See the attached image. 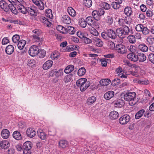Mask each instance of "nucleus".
Returning a JSON list of instances; mask_svg holds the SVG:
<instances>
[{"label":"nucleus","mask_w":154,"mask_h":154,"mask_svg":"<svg viewBox=\"0 0 154 154\" xmlns=\"http://www.w3.org/2000/svg\"><path fill=\"white\" fill-rule=\"evenodd\" d=\"M83 20H82L79 22V24L81 27L85 28L86 26L87 23L86 21V20L85 21L84 19Z\"/></svg>","instance_id":"obj_63"},{"label":"nucleus","mask_w":154,"mask_h":154,"mask_svg":"<svg viewBox=\"0 0 154 154\" xmlns=\"http://www.w3.org/2000/svg\"><path fill=\"white\" fill-rule=\"evenodd\" d=\"M116 49L117 52L121 54H123L127 52V49L125 46L122 44L117 45Z\"/></svg>","instance_id":"obj_7"},{"label":"nucleus","mask_w":154,"mask_h":154,"mask_svg":"<svg viewBox=\"0 0 154 154\" xmlns=\"http://www.w3.org/2000/svg\"><path fill=\"white\" fill-rule=\"evenodd\" d=\"M59 57V53L57 52H54L51 54V57L52 59L57 60Z\"/></svg>","instance_id":"obj_55"},{"label":"nucleus","mask_w":154,"mask_h":154,"mask_svg":"<svg viewBox=\"0 0 154 154\" xmlns=\"http://www.w3.org/2000/svg\"><path fill=\"white\" fill-rule=\"evenodd\" d=\"M132 30H130L128 27L124 28H120L117 29L116 31V35H117L121 38H123L125 37V35H128L130 32L133 33Z\"/></svg>","instance_id":"obj_2"},{"label":"nucleus","mask_w":154,"mask_h":154,"mask_svg":"<svg viewBox=\"0 0 154 154\" xmlns=\"http://www.w3.org/2000/svg\"><path fill=\"white\" fill-rule=\"evenodd\" d=\"M145 110L143 109L140 110L138 111L135 115V118L137 119H138L141 117L145 112Z\"/></svg>","instance_id":"obj_40"},{"label":"nucleus","mask_w":154,"mask_h":154,"mask_svg":"<svg viewBox=\"0 0 154 154\" xmlns=\"http://www.w3.org/2000/svg\"><path fill=\"white\" fill-rule=\"evenodd\" d=\"M124 12L127 16H130L132 14L131 8L129 7H126L124 9Z\"/></svg>","instance_id":"obj_39"},{"label":"nucleus","mask_w":154,"mask_h":154,"mask_svg":"<svg viewBox=\"0 0 154 154\" xmlns=\"http://www.w3.org/2000/svg\"><path fill=\"white\" fill-rule=\"evenodd\" d=\"M38 50L39 49L36 45H33L30 48L29 50V53L31 56H35L37 55L38 53Z\"/></svg>","instance_id":"obj_6"},{"label":"nucleus","mask_w":154,"mask_h":154,"mask_svg":"<svg viewBox=\"0 0 154 154\" xmlns=\"http://www.w3.org/2000/svg\"><path fill=\"white\" fill-rule=\"evenodd\" d=\"M26 43V42L25 40H20L17 44V46L18 48L20 50L24 48Z\"/></svg>","instance_id":"obj_36"},{"label":"nucleus","mask_w":154,"mask_h":154,"mask_svg":"<svg viewBox=\"0 0 154 154\" xmlns=\"http://www.w3.org/2000/svg\"><path fill=\"white\" fill-rule=\"evenodd\" d=\"M72 79V75L70 74L67 75L64 78V80L65 82H69Z\"/></svg>","instance_id":"obj_59"},{"label":"nucleus","mask_w":154,"mask_h":154,"mask_svg":"<svg viewBox=\"0 0 154 154\" xmlns=\"http://www.w3.org/2000/svg\"><path fill=\"white\" fill-rule=\"evenodd\" d=\"M10 6V10L14 14L17 15L18 14V11L16 8L12 5H11Z\"/></svg>","instance_id":"obj_57"},{"label":"nucleus","mask_w":154,"mask_h":154,"mask_svg":"<svg viewBox=\"0 0 154 154\" xmlns=\"http://www.w3.org/2000/svg\"><path fill=\"white\" fill-rule=\"evenodd\" d=\"M109 116L112 119H116L119 117V114L118 112L113 111L110 112Z\"/></svg>","instance_id":"obj_26"},{"label":"nucleus","mask_w":154,"mask_h":154,"mask_svg":"<svg viewBox=\"0 0 154 154\" xmlns=\"http://www.w3.org/2000/svg\"><path fill=\"white\" fill-rule=\"evenodd\" d=\"M111 81L109 79H103L101 80L100 82V84L102 86H107L111 82Z\"/></svg>","instance_id":"obj_32"},{"label":"nucleus","mask_w":154,"mask_h":154,"mask_svg":"<svg viewBox=\"0 0 154 154\" xmlns=\"http://www.w3.org/2000/svg\"><path fill=\"white\" fill-rule=\"evenodd\" d=\"M59 147L60 148L64 149L66 148L68 145V143L66 140H60L59 142Z\"/></svg>","instance_id":"obj_15"},{"label":"nucleus","mask_w":154,"mask_h":154,"mask_svg":"<svg viewBox=\"0 0 154 154\" xmlns=\"http://www.w3.org/2000/svg\"><path fill=\"white\" fill-rule=\"evenodd\" d=\"M66 33H69L70 34H73L75 32V29L72 26H66Z\"/></svg>","instance_id":"obj_24"},{"label":"nucleus","mask_w":154,"mask_h":154,"mask_svg":"<svg viewBox=\"0 0 154 154\" xmlns=\"http://www.w3.org/2000/svg\"><path fill=\"white\" fill-rule=\"evenodd\" d=\"M150 30L146 26L145 27L143 31L142 34L145 35H149L150 33Z\"/></svg>","instance_id":"obj_60"},{"label":"nucleus","mask_w":154,"mask_h":154,"mask_svg":"<svg viewBox=\"0 0 154 154\" xmlns=\"http://www.w3.org/2000/svg\"><path fill=\"white\" fill-rule=\"evenodd\" d=\"M127 48L131 53H135L137 50L136 46L134 45H130L128 46Z\"/></svg>","instance_id":"obj_37"},{"label":"nucleus","mask_w":154,"mask_h":154,"mask_svg":"<svg viewBox=\"0 0 154 154\" xmlns=\"http://www.w3.org/2000/svg\"><path fill=\"white\" fill-rule=\"evenodd\" d=\"M125 21L123 20V19H119V23L121 26H122L124 28L125 27H128L127 25H125Z\"/></svg>","instance_id":"obj_56"},{"label":"nucleus","mask_w":154,"mask_h":154,"mask_svg":"<svg viewBox=\"0 0 154 154\" xmlns=\"http://www.w3.org/2000/svg\"><path fill=\"white\" fill-rule=\"evenodd\" d=\"M127 57L130 60L136 62L137 61V55L135 53H130L128 54Z\"/></svg>","instance_id":"obj_12"},{"label":"nucleus","mask_w":154,"mask_h":154,"mask_svg":"<svg viewBox=\"0 0 154 154\" xmlns=\"http://www.w3.org/2000/svg\"><path fill=\"white\" fill-rule=\"evenodd\" d=\"M37 133L38 137L41 139L45 140L46 139L47 134L42 130H38Z\"/></svg>","instance_id":"obj_17"},{"label":"nucleus","mask_w":154,"mask_h":154,"mask_svg":"<svg viewBox=\"0 0 154 154\" xmlns=\"http://www.w3.org/2000/svg\"><path fill=\"white\" fill-rule=\"evenodd\" d=\"M74 49V46L73 45H69L67 46L65 49V51H70Z\"/></svg>","instance_id":"obj_64"},{"label":"nucleus","mask_w":154,"mask_h":154,"mask_svg":"<svg viewBox=\"0 0 154 154\" xmlns=\"http://www.w3.org/2000/svg\"><path fill=\"white\" fill-rule=\"evenodd\" d=\"M13 136L14 139L17 140H20L22 138L20 133L17 131H15L14 132Z\"/></svg>","instance_id":"obj_34"},{"label":"nucleus","mask_w":154,"mask_h":154,"mask_svg":"<svg viewBox=\"0 0 154 154\" xmlns=\"http://www.w3.org/2000/svg\"><path fill=\"white\" fill-rule=\"evenodd\" d=\"M10 6V4L8 5L5 1H0V7L5 11L8 12Z\"/></svg>","instance_id":"obj_9"},{"label":"nucleus","mask_w":154,"mask_h":154,"mask_svg":"<svg viewBox=\"0 0 154 154\" xmlns=\"http://www.w3.org/2000/svg\"><path fill=\"white\" fill-rule=\"evenodd\" d=\"M122 1H119V2H113L112 4V8L115 9L119 8L120 7V5L122 3Z\"/></svg>","instance_id":"obj_42"},{"label":"nucleus","mask_w":154,"mask_h":154,"mask_svg":"<svg viewBox=\"0 0 154 154\" xmlns=\"http://www.w3.org/2000/svg\"><path fill=\"white\" fill-rule=\"evenodd\" d=\"M146 41L149 45H153L154 44V36L152 35L148 36L146 39Z\"/></svg>","instance_id":"obj_25"},{"label":"nucleus","mask_w":154,"mask_h":154,"mask_svg":"<svg viewBox=\"0 0 154 154\" xmlns=\"http://www.w3.org/2000/svg\"><path fill=\"white\" fill-rule=\"evenodd\" d=\"M20 38L19 35H18L16 34L13 35L12 38V40L13 42L17 43L18 42Z\"/></svg>","instance_id":"obj_50"},{"label":"nucleus","mask_w":154,"mask_h":154,"mask_svg":"<svg viewBox=\"0 0 154 154\" xmlns=\"http://www.w3.org/2000/svg\"><path fill=\"white\" fill-rule=\"evenodd\" d=\"M14 51V47L12 45H8L5 48V52L8 54H12L13 53Z\"/></svg>","instance_id":"obj_21"},{"label":"nucleus","mask_w":154,"mask_h":154,"mask_svg":"<svg viewBox=\"0 0 154 154\" xmlns=\"http://www.w3.org/2000/svg\"><path fill=\"white\" fill-rule=\"evenodd\" d=\"M68 12L69 14L72 17H74L76 14L75 11L71 7H68Z\"/></svg>","instance_id":"obj_44"},{"label":"nucleus","mask_w":154,"mask_h":154,"mask_svg":"<svg viewBox=\"0 0 154 154\" xmlns=\"http://www.w3.org/2000/svg\"><path fill=\"white\" fill-rule=\"evenodd\" d=\"M101 36L106 40H108L109 38L114 39L116 38L115 32L112 29H108L106 32H103L101 33Z\"/></svg>","instance_id":"obj_3"},{"label":"nucleus","mask_w":154,"mask_h":154,"mask_svg":"<svg viewBox=\"0 0 154 154\" xmlns=\"http://www.w3.org/2000/svg\"><path fill=\"white\" fill-rule=\"evenodd\" d=\"M57 31L61 33H66V27H64L62 26L58 25L57 27Z\"/></svg>","instance_id":"obj_45"},{"label":"nucleus","mask_w":154,"mask_h":154,"mask_svg":"<svg viewBox=\"0 0 154 154\" xmlns=\"http://www.w3.org/2000/svg\"><path fill=\"white\" fill-rule=\"evenodd\" d=\"M87 80V79L85 78L80 79L77 81L76 84L78 86L80 87V89L83 90L84 89V88H83L82 85H83L84 83Z\"/></svg>","instance_id":"obj_13"},{"label":"nucleus","mask_w":154,"mask_h":154,"mask_svg":"<svg viewBox=\"0 0 154 154\" xmlns=\"http://www.w3.org/2000/svg\"><path fill=\"white\" fill-rule=\"evenodd\" d=\"M74 66L73 65H69L67 66L64 70V72L66 73H69L73 71Z\"/></svg>","instance_id":"obj_38"},{"label":"nucleus","mask_w":154,"mask_h":154,"mask_svg":"<svg viewBox=\"0 0 154 154\" xmlns=\"http://www.w3.org/2000/svg\"><path fill=\"white\" fill-rule=\"evenodd\" d=\"M93 39L94 41L96 46L98 47H102L103 46V42L100 39L97 37H94Z\"/></svg>","instance_id":"obj_29"},{"label":"nucleus","mask_w":154,"mask_h":154,"mask_svg":"<svg viewBox=\"0 0 154 154\" xmlns=\"http://www.w3.org/2000/svg\"><path fill=\"white\" fill-rule=\"evenodd\" d=\"M124 101L122 100H118L114 103V106L116 107H121L124 104Z\"/></svg>","instance_id":"obj_33"},{"label":"nucleus","mask_w":154,"mask_h":154,"mask_svg":"<svg viewBox=\"0 0 154 154\" xmlns=\"http://www.w3.org/2000/svg\"><path fill=\"white\" fill-rule=\"evenodd\" d=\"M94 19L91 17H88L86 19V21L88 24L91 26L94 24Z\"/></svg>","instance_id":"obj_30"},{"label":"nucleus","mask_w":154,"mask_h":154,"mask_svg":"<svg viewBox=\"0 0 154 154\" xmlns=\"http://www.w3.org/2000/svg\"><path fill=\"white\" fill-rule=\"evenodd\" d=\"M84 5L88 8L90 7L92 5V1H84Z\"/></svg>","instance_id":"obj_54"},{"label":"nucleus","mask_w":154,"mask_h":154,"mask_svg":"<svg viewBox=\"0 0 154 154\" xmlns=\"http://www.w3.org/2000/svg\"><path fill=\"white\" fill-rule=\"evenodd\" d=\"M107 23L109 25L112 24L113 22V20L112 17L110 16H108L106 20Z\"/></svg>","instance_id":"obj_58"},{"label":"nucleus","mask_w":154,"mask_h":154,"mask_svg":"<svg viewBox=\"0 0 154 154\" xmlns=\"http://www.w3.org/2000/svg\"><path fill=\"white\" fill-rule=\"evenodd\" d=\"M96 98L94 96H92L88 98L87 100V103L88 104H92L96 100Z\"/></svg>","instance_id":"obj_46"},{"label":"nucleus","mask_w":154,"mask_h":154,"mask_svg":"<svg viewBox=\"0 0 154 154\" xmlns=\"http://www.w3.org/2000/svg\"><path fill=\"white\" fill-rule=\"evenodd\" d=\"M39 20L41 22L44 23L45 26H49L50 25L51 23L48 21L47 18L44 16H41L40 17Z\"/></svg>","instance_id":"obj_23"},{"label":"nucleus","mask_w":154,"mask_h":154,"mask_svg":"<svg viewBox=\"0 0 154 154\" xmlns=\"http://www.w3.org/2000/svg\"><path fill=\"white\" fill-rule=\"evenodd\" d=\"M53 63V62L51 60H48L43 64V68L44 70H47L51 67Z\"/></svg>","instance_id":"obj_16"},{"label":"nucleus","mask_w":154,"mask_h":154,"mask_svg":"<svg viewBox=\"0 0 154 154\" xmlns=\"http://www.w3.org/2000/svg\"><path fill=\"white\" fill-rule=\"evenodd\" d=\"M10 146V143L8 141L6 140L2 141L1 148L4 149H6L8 148Z\"/></svg>","instance_id":"obj_31"},{"label":"nucleus","mask_w":154,"mask_h":154,"mask_svg":"<svg viewBox=\"0 0 154 154\" xmlns=\"http://www.w3.org/2000/svg\"><path fill=\"white\" fill-rule=\"evenodd\" d=\"M62 20L64 23L67 24H69L71 22V19L67 15H63Z\"/></svg>","instance_id":"obj_27"},{"label":"nucleus","mask_w":154,"mask_h":154,"mask_svg":"<svg viewBox=\"0 0 154 154\" xmlns=\"http://www.w3.org/2000/svg\"><path fill=\"white\" fill-rule=\"evenodd\" d=\"M28 12L29 15H30L31 16L35 17L38 14V12L36 8L33 6L31 7V8L29 7L28 8Z\"/></svg>","instance_id":"obj_8"},{"label":"nucleus","mask_w":154,"mask_h":154,"mask_svg":"<svg viewBox=\"0 0 154 154\" xmlns=\"http://www.w3.org/2000/svg\"><path fill=\"white\" fill-rule=\"evenodd\" d=\"M17 8L20 12L23 14H26L27 13L29 7H25L22 5L19 4L17 5Z\"/></svg>","instance_id":"obj_11"},{"label":"nucleus","mask_w":154,"mask_h":154,"mask_svg":"<svg viewBox=\"0 0 154 154\" xmlns=\"http://www.w3.org/2000/svg\"><path fill=\"white\" fill-rule=\"evenodd\" d=\"M131 119L130 116L128 115L125 114L122 116L119 119V122L122 125L127 124Z\"/></svg>","instance_id":"obj_5"},{"label":"nucleus","mask_w":154,"mask_h":154,"mask_svg":"<svg viewBox=\"0 0 154 154\" xmlns=\"http://www.w3.org/2000/svg\"><path fill=\"white\" fill-rule=\"evenodd\" d=\"M138 47L140 51L143 52H147L148 49L147 45L144 43L140 44L138 45Z\"/></svg>","instance_id":"obj_18"},{"label":"nucleus","mask_w":154,"mask_h":154,"mask_svg":"<svg viewBox=\"0 0 154 154\" xmlns=\"http://www.w3.org/2000/svg\"><path fill=\"white\" fill-rule=\"evenodd\" d=\"M38 53L37 55L40 57L43 58L45 56L46 54V51L44 49H39Z\"/></svg>","instance_id":"obj_47"},{"label":"nucleus","mask_w":154,"mask_h":154,"mask_svg":"<svg viewBox=\"0 0 154 154\" xmlns=\"http://www.w3.org/2000/svg\"><path fill=\"white\" fill-rule=\"evenodd\" d=\"M90 85V83L89 81H87L84 83L83 85H82L83 88H84V89L81 90L80 89V90L82 91H83L85 90L88 88Z\"/></svg>","instance_id":"obj_52"},{"label":"nucleus","mask_w":154,"mask_h":154,"mask_svg":"<svg viewBox=\"0 0 154 154\" xmlns=\"http://www.w3.org/2000/svg\"><path fill=\"white\" fill-rule=\"evenodd\" d=\"M32 147V144L29 141L25 142L23 146V149L24 150H31Z\"/></svg>","instance_id":"obj_14"},{"label":"nucleus","mask_w":154,"mask_h":154,"mask_svg":"<svg viewBox=\"0 0 154 154\" xmlns=\"http://www.w3.org/2000/svg\"><path fill=\"white\" fill-rule=\"evenodd\" d=\"M38 7L39 9L41 10L44 9V2L42 1H32Z\"/></svg>","instance_id":"obj_20"},{"label":"nucleus","mask_w":154,"mask_h":154,"mask_svg":"<svg viewBox=\"0 0 154 154\" xmlns=\"http://www.w3.org/2000/svg\"><path fill=\"white\" fill-rule=\"evenodd\" d=\"M1 135L2 137L4 139H7L9 136L10 132L7 129H4L2 130Z\"/></svg>","instance_id":"obj_22"},{"label":"nucleus","mask_w":154,"mask_h":154,"mask_svg":"<svg viewBox=\"0 0 154 154\" xmlns=\"http://www.w3.org/2000/svg\"><path fill=\"white\" fill-rule=\"evenodd\" d=\"M45 15L48 17L50 19H52L53 16L52 12V10L50 9H47L45 11Z\"/></svg>","instance_id":"obj_41"},{"label":"nucleus","mask_w":154,"mask_h":154,"mask_svg":"<svg viewBox=\"0 0 154 154\" xmlns=\"http://www.w3.org/2000/svg\"><path fill=\"white\" fill-rule=\"evenodd\" d=\"M127 39L128 42L132 44H135L136 42L135 37L133 35H129L127 37Z\"/></svg>","instance_id":"obj_35"},{"label":"nucleus","mask_w":154,"mask_h":154,"mask_svg":"<svg viewBox=\"0 0 154 154\" xmlns=\"http://www.w3.org/2000/svg\"><path fill=\"white\" fill-rule=\"evenodd\" d=\"M92 15L94 19L97 20H98L99 15L98 12L97 10H94L93 11L92 13Z\"/></svg>","instance_id":"obj_49"},{"label":"nucleus","mask_w":154,"mask_h":154,"mask_svg":"<svg viewBox=\"0 0 154 154\" xmlns=\"http://www.w3.org/2000/svg\"><path fill=\"white\" fill-rule=\"evenodd\" d=\"M114 93L112 91H110L106 93L104 95L105 99L107 100H109L113 97Z\"/></svg>","instance_id":"obj_28"},{"label":"nucleus","mask_w":154,"mask_h":154,"mask_svg":"<svg viewBox=\"0 0 154 154\" xmlns=\"http://www.w3.org/2000/svg\"><path fill=\"white\" fill-rule=\"evenodd\" d=\"M86 72V69L84 67L80 68L78 71V75L79 76H81L84 75Z\"/></svg>","instance_id":"obj_43"},{"label":"nucleus","mask_w":154,"mask_h":154,"mask_svg":"<svg viewBox=\"0 0 154 154\" xmlns=\"http://www.w3.org/2000/svg\"><path fill=\"white\" fill-rule=\"evenodd\" d=\"M90 33L95 36L98 35V32L94 27H92L89 30Z\"/></svg>","instance_id":"obj_48"},{"label":"nucleus","mask_w":154,"mask_h":154,"mask_svg":"<svg viewBox=\"0 0 154 154\" xmlns=\"http://www.w3.org/2000/svg\"><path fill=\"white\" fill-rule=\"evenodd\" d=\"M146 16L149 17H152L153 14L152 11L151 10L148 9L146 12Z\"/></svg>","instance_id":"obj_62"},{"label":"nucleus","mask_w":154,"mask_h":154,"mask_svg":"<svg viewBox=\"0 0 154 154\" xmlns=\"http://www.w3.org/2000/svg\"><path fill=\"white\" fill-rule=\"evenodd\" d=\"M132 71H127L125 72V74H124L123 73L122 74H119L118 75L120 76V77L121 78H127V76L128 75L131 74V72Z\"/></svg>","instance_id":"obj_51"},{"label":"nucleus","mask_w":154,"mask_h":154,"mask_svg":"<svg viewBox=\"0 0 154 154\" xmlns=\"http://www.w3.org/2000/svg\"><path fill=\"white\" fill-rule=\"evenodd\" d=\"M148 59L152 63L154 64V54L151 53L149 54Z\"/></svg>","instance_id":"obj_61"},{"label":"nucleus","mask_w":154,"mask_h":154,"mask_svg":"<svg viewBox=\"0 0 154 154\" xmlns=\"http://www.w3.org/2000/svg\"><path fill=\"white\" fill-rule=\"evenodd\" d=\"M136 94L134 92H129L126 93L124 96V98L126 101L129 102L130 105H135L137 102L136 99Z\"/></svg>","instance_id":"obj_1"},{"label":"nucleus","mask_w":154,"mask_h":154,"mask_svg":"<svg viewBox=\"0 0 154 154\" xmlns=\"http://www.w3.org/2000/svg\"><path fill=\"white\" fill-rule=\"evenodd\" d=\"M32 32L33 33L32 35L33 41L34 42H40L42 39L40 37L41 31L35 29L32 31Z\"/></svg>","instance_id":"obj_4"},{"label":"nucleus","mask_w":154,"mask_h":154,"mask_svg":"<svg viewBox=\"0 0 154 154\" xmlns=\"http://www.w3.org/2000/svg\"><path fill=\"white\" fill-rule=\"evenodd\" d=\"M137 61L139 62H143L144 61L146 58V56L142 53H140L137 55Z\"/></svg>","instance_id":"obj_19"},{"label":"nucleus","mask_w":154,"mask_h":154,"mask_svg":"<svg viewBox=\"0 0 154 154\" xmlns=\"http://www.w3.org/2000/svg\"><path fill=\"white\" fill-rule=\"evenodd\" d=\"M26 134L27 136L30 138H32L35 136L36 135V132L33 128H28L26 130Z\"/></svg>","instance_id":"obj_10"},{"label":"nucleus","mask_w":154,"mask_h":154,"mask_svg":"<svg viewBox=\"0 0 154 154\" xmlns=\"http://www.w3.org/2000/svg\"><path fill=\"white\" fill-rule=\"evenodd\" d=\"M120 80L117 78H115L112 81L111 85L113 86L119 84Z\"/></svg>","instance_id":"obj_53"}]
</instances>
